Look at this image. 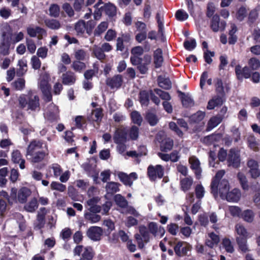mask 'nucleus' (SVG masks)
Listing matches in <instances>:
<instances>
[{"label":"nucleus","instance_id":"f257e3e1","mask_svg":"<svg viewBox=\"0 0 260 260\" xmlns=\"http://www.w3.org/2000/svg\"><path fill=\"white\" fill-rule=\"evenodd\" d=\"M224 174V170L217 172L211 184V193L215 198L219 193L222 199L229 202L237 203L241 197V191L238 188H234L230 191L229 181L226 179L221 180Z\"/></svg>","mask_w":260,"mask_h":260},{"label":"nucleus","instance_id":"f03ea898","mask_svg":"<svg viewBox=\"0 0 260 260\" xmlns=\"http://www.w3.org/2000/svg\"><path fill=\"white\" fill-rule=\"evenodd\" d=\"M19 106L27 110L38 111L40 109L39 98L29 90L27 94H22L18 98Z\"/></svg>","mask_w":260,"mask_h":260},{"label":"nucleus","instance_id":"7ed1b4c3","mask_svg":"<svg viewBox=\"0 0 260 260\" xmlns=\"http://www.w3.org/2000/svg\"><path fill=\"white\" fill-rule=\"evenodd\" d=\"M50 77L49 74L45 73L40 78L39 86L46 100L50 101L52 99L50 92V86L49 84Z\"/></svg>","mask_w":260,"mask_h":260},{"label":"nucleus","instance_id":"20e7f679","mask_svg":"<svg viewBox=\"0 0 260 260\" xmlns=\"http://www.w3.org/2000/svg\"><path fill=\"white\" fill-rule=\"evenodd\" d=\"M139 232L141 235L136 234L135 238L139 247L143 248L144 246V244L147 243L150 241L151 236L149 231H148L146 227L144 225L139 227Z\"/></svg>","mask_w":260,"mask_h":260},{"label":"nucleus","instance_id":"39448f33","mask_svg":"<svg viewBox=\"0 0 260 260\" xmlns=\"http://www.w3.org/2000/svg\"><path fill=\"white\" fill-rule=\"evenodd\" d=\"M164 174V168L160 165H150L147 168V175L151 181L161 178Z\"/></svg>","mask_w":260,"mask_h":260},{"label":"nucleus","instance_id":"423d86ee","mask_svg":"<svg viewBox=\"0 0 260 260\" xmlns=\"http://www.w3.org/2000/svg\"><path fill=\"white\" fill-rule=\"evenodd\" d=\"M58 113L59 111L57 107L53 104H51L45 110L44 117L49 121H56L59 118Z\"/></svg>","mask_w":260,"mask_h":260},{"label":"nucleus","instance_id":"0eeeda50","mask_svg":"<svg viewBox=\"0 0 260 260\" xmlns=\"http://www.w3.org/2000/svg\"><path fill=\"white\" fill-rule=\"evenodd\" d=\"M27 34L31 37H37L38 39L41 40L43 37L46 36V31L39 27L30 25L26 28Z\"/></svg>","mask_w":260,"mask_h":260},{"label":"nucleus","instance_id":"6e6552de","mask_svg":"<svg viewBox=\"0 0 260 260\" xmlns=\"http://www.w3.org/2000/svg\"><path fill=\"white\" fill-rule=\"evenodd\" d=\"M228 162L229 166L237 168L240 166V158L238 151L232 149L228 156Z\"/></svg>","mask_w":260,"mask_h":260},{"label":"nucleus","instance_id":"1a4fd4ad","mask_svg":"<svg viewBox=\"0 0 260 260\" xmlns=\"http://www.w3.org/2000/svg\"><path fill=\"white\" fill-rule=\"evenodd\" d=\"M148 231L154 237L160 238L165 234V230L164 227L158 226L154 222H150L148 225Z\"/></svg>","mask_w":260,"mask_h":260},{"label":"nucleus","instance_id":"9d476101","mask_svg":"<svg viewBox=\"0 0 260 260\" xmlns=\"http://www.w3.org/2000/svg\"><path fill=\"white\" fill-rule=\"evenodd\" d=\"M176 254L180 256L186 255L191 249V246L187 243L183 241L178 242L174 247Z\"/></svg>","mask_w":260,"mask_h":260},{"label":"nucleus","instance_id":"9b49d317","mask_svg":"<svg viewBox=\"0 0 260 260\" xmlns=\"http://www.w3.org/2000/svg\"><path fill=\"white\" fill-rule=\"evenodd\" d=\"M102 234V229L96 226H91L88 229L86 232L87 237L94 241L100 240Z\"/></svg>","mask_w":260,"mask_h":260},{"label":"nucleus","instance_id":"f8f14e48","mask_svg":"<svg viewBox=\"0 0 260 260\" xmlns=\"http://www.w3.org/2000/svg\"><path fill=\"white\" fill-rule=\"evenodd\" d=\"M1 41L11 43L12 40V29L8 24H4L1 29Z\"/></svg>","mask_w":260,"mask_h":260},{"label":"nucleus","instance_id":"ddd939ff","mask_svg":"<svg viewBox=\"0 0 260 260\" xmlns=\"http://www.w3.org/2000/svg\"><path fill=\"white\" fill-rule=\"evenodd\" d=\"M236 240L248 239L249 233L245 227L241 223H237L235 226Z\"/></svg>","mask_w":260,"mask_h":260},{"label":"nucleus","instance_id":"4468645a","mask_svg":"<svg viewBox=\"0 0 260 260\" xmlns=\"http://www.w3.org/2000/svg\"><path fill=\"white\" fill-rule=\"evenodd\" d=\"M189 162L190 165V168L193 170L197 178L200 179L201 176L202 170L200 167L199 160L196 156H192L189 158Z\"/></svg>","mask_w":260,"mask_h":260},{"label":"nucleus","instance_id":"2eb2a0df","mask_svg":"<svg viewBox=\"0 0 260 260\" xmlns=\"http://www.w3.org/2000/svg\"><path fill=\"white\" fill-rule=\"evenodd\" d=\"M247 166L250 169L249 173L252 178H256L260 176L258 164L256 160H249L247 162Z\"/></svg>","mask_w":260,"mask_h":260},{"label":"nucleus","instance_id":"dca6fc26","mask_svg":"<svg viewBox=\"0 0 260 260\" xmlns=\"http://www.w3.org/2000/svg\"><path fill=\"white\" fill-rule=\"evenodd\" d=\"M235 72L237 78L239 80H241L243 78H248L251 76V72L249 68L245 67L241 69L240 66L238 65L236 66Z\"/></svg>","mask_w":260,"mask_h":260},{"label":"nucleus","instance_id":"f3484780","mask_svg":"<svg viewBox=\"0 0 260 260\" xmlns=\"http://www.w3.org/2000/svg\"><path fill=\"white\" fill-rule=\"evenodd\" d=\"M122 82V76L117 75L112 78H109L106 81L107 84L111 88H119Z\"/></svg>","mask_w":260,"mask_h":260},{"label":"nucleus","instance_id":"a211bd4d","mask_svg":"<svg viewBox=\"0 0 260 260\" xmlns=\"http://www.w3.org/2000/svg\"><path fill=\"white\" fill-rule=\"evenodd\" d=\"M75 29L77 35L82 36L86 30V32L90 35L91 30L86 28V23L84 20H80L75 24Z\"/></svg>","mask_w":260,"mask_h":260},{"label":"nucleus","instance_id":"6ab92c4d","mask_svg":"<svg viewBox=\"0 0 260 260\" xmlns=\"http://www.w3.org/2000/svg\"><path fill=\"white\" fill-rule=\"evenodd\" d=\"M219 241V236L215 233L211 232L208 234V237L206 240L205 244L209 247L213 248L218 244Z\"/></svg>","mask_w":260,"mask_h":260},{"label":"nucleus","instance_id":"aec40b11","mask_svg":"<svg viewBox=\"0 0 260 260\" xmlns=\"http://www.w3.org/2000/svg\"><path fill=\"white\" fill-rule=\"evenodd\" d=\"M31 194V191L27 187H22L18 192L17 200L21 203H25L27 198Z\"/></svg>","mask_w":260,"mask_h":260},{"label":"nucleus","instance_id":"412c9836","mask_svg":"<svg viewBox=\"0 0 260 260\" xmlns=\"http://www.w3.org/2000/svg\"><path fill=\"white\" fill-rule=\"evenodd\" d=\"M12 160L14 163L19 164V167L21 169L25 168V160L22 158V156L19 151L14 150L12 153Z\"/></svg>","mask_w":260,"mask_h":260},{"label":"nucleus","instance_id":"4be33fe9","mask_svg":"<svg viewBox=\"0 0 260 260\" xmlns=\"http://www.w3.org/2000/svg\"><path fill=\"white\" fill-rule=\"evenodd\" d=\"M153 58L155 68L160 67L164 61L162 51L161 49L158 48L154 51Z\"/></svg>","mask_w":260,"mask_h":260},{"label":"nucleus","instance_id":"5701e85b","mask_svg":"<svg viewBox=\"0 0 260 260\" xmlns=\"http://www.w3.org/2000/svg\"><path fill=\"white\" fill-rule=\"evenodd\" d=\"M140 148L143 149L142 151H129L123 154V156L125 159L128 157L137 158L144 155L146 154L147 149L145 146H140Z\"/></svg>","mask_w":260,"mask_h":260},{"label":"nucleus","instance_id":"b1692460","mask_svg":"<svg viewBox=\"0 0 260 260\" xmlns=\"http://www.w3.org/2000/svg\"><path fill=\"white\" fill-rule=\"evenodd\" d=\"M43 147V143L40 141H32L28 145L27 150V154H31L32 152L40 151Z\"/></svg>","mask_w":260,"mask_h":260},{"label":"nucleus","instance_id":"393cba45","mask_svg":"<svg viewBox=\"0 0 260 260\" xmlns=\"http://www.w3.org/2000/svg\"><path fill=\"white\" fill-rule=\"evenodd\" d=\"M46 153L43 151H38L37 152H32L31 154H27L30 156L29 158L33 162H39L42 160L45 157Z\"/></svg>","mask_w":260,"mask_h":260},{"label":"nucleus","instance_id":"a878e982","mask_svg":"<svg viewBox=\"0 0 260 260\" xmlns=\"http://www.w3.org/2000/svg\"><path fill=\"white\" fill-rule=\"evenodd\" d=\"M114 142L116 144L123 143L126 141V137L121 128H117L113 136Z\"/></svg>","mask_w":260,"mask_h":260},{"label":"nucleus","instance_id":"bb28decb","mask_svg":"<svg viewBox=\"0 0 260 260\" xmlns=\"http://www.w3.org/2000/svg\"><path fill=\"white\" fill-rule=\"evenodd\" d=\"M120 184L115 182H108L105 186V189L108 194H113L119 191Z\"/></svg>","mask_w":260,"mask_h":260},{"label":"nucleus","instance_id":"cd10ccee","mask_svg":"<svg viewBox=\"0 0 260 260\" xmlns=\"http://www.w3.org/2000/svg\"><path fill=\"white\" fill-rule=\"evenodd\" d=\"M144 59L145 60L144 63H140L138 65V69L141 74H144L146 73L148 71L147 66L149 65L151 61V57L150 55H145L144 56Z\"/></svg>","mask_w":260,"mask_h":260},{"label":"nucleus","instance_id":"c85d7f7f","mask_svg":"<svg viewBox=\"0 0 260 260\" xmlns=\"http://www.w3.org/2000/svg\"><path fill=\"white\" fill-rule=\"evenodd\" d=\"M193 180L191 177L183 178L180 181L181 188L184 191L189 190L192 185Z\"/></svg>","mask_w":260,"mask_h":260},{"label":"nucleus","instance_id":"c756f323","mask_svg":"<svg viewBox=\"0 0 260 260\" xmlns=\"http://www.w3.org/2000/svg\"><path fill=\"white\" fill-rule=\"evenodd\" d=\"M181 99L183 106L189 107L194 105L193 100L189 94L181 93Z\"/></svg>","mask_w":260,"mask_h":260},{"label":"nucleus","instance_id":"7c9ffc66","mask_svg":"<svg viewBox=\"0 0 260 260\" xmlns=\"http://www.w3.org/2000/svg\"><path fill=\"white\" fill-rule=\"evenodd\" d=\"M75 80L74 75L72 72H67L62 75V82L65 85H72Z\"/></svg>","mask_w":260,"mask_h":260},{"label":"nucleus","instance_id":"2f4dec72","mask_svg":"<svg viewBox=\"0 0 260 260\" xmlns=\"http://www.w3.org/2000/svg\"><path fill=\"white\" fill-rule=\"evenodd\" d=\"M84 217L86 220L89 221L91 223H92L98 222L101 219L100 215L91 212H85Z\"/></svg>","mask_w":260,"mask_h":260},{"label":"nucleus","instance_id":"473e14b6","mask_svg":"<svg viewBox=\"0 0 260 260\" xmlns=\"http://www.w3.org/2000/svg\"><path fill=\"white\" fill-rule=\"evenodd\" d=\"M18 66L19 68L17 70V74L19 76L24 75L27 71V61L24 58L18 61Z\"/></svg>","mask_w":260,"mask_h":260},{"label":"nucleus","instance_id":"72a5a7b5","mask_svg":"<svg viewBox=\"0 0 260 260\" xmlns=\"http://www.w3.org/2000/svg\"><path fill=\"white\" fill-rule=\"evenodd\" d=\"M173 141L170 138H166L160 144V148L162 151H168L170 150L173 146Z\"/></svg>","mask_w":260,"mask_h":260},{"label":"nucleus","instance_id":"f704fd0d","mask_svg":"<svg viewBox=\"0 0 260 260\" xmlns=\"http://www.w3.org/2000/svg\"><path fill=\"white\" fill-rule=\"evenodd\" d=\"M241 217L247 222L253 221L254 217V213L251 210H246L241 213Z\"/></svg>","mask_w":260,"mask_h":260},{"label":"nucleus","instance_id":"c9c22d12","mask_svg":"<svg viewBox=\"0 0 260 260\" xmlns=\"http://www.w3.org/2000/svg\"><path fill=\"white\" fill-rule=\"evenodd\" d=\"M46 25L51 29H58L61 27L60 22L56 19H47L45 21Z\"/></svg>","mask_w":260,"mask_h":260},{"label":"nucleus","instance_id":"e433bc0d","mask_svg":"<svg viewBox=\"0 0 260 260\" xmlns=\"http://www.w3.org/2000/svg\"><path fill=\"white\" fill-rule=\"evenodd\" d=\"M222 103V101L221 98L215 96L208 102L207 108L209 110H212L215 107L221 105Z\"/></svg>","mask_w":260,"mask_h":260},{"label":"nucleus","instance_id":"4c0bfd02","mask_svg":"<svg viewBox=\"0 0 260 260\" xmlns=\"http://www.w3.org/2000/svg\"><path fill=\"white\" fill-rule=\"evenodd\" d=\"M114 199L116 205L119 207L124 208L127 206V201L121 194H117L115 195Z\"/></svg>","mask_w":260,"mask_h":260},{"label":"nucleus","instance_id":"58836bf2","mask_svg":"<svg viewBox=\"0 0 260 260\" xmlns=\"http://www.w3.org/2000/svg\"><path fill=\"white\" fill-rule=\"evenodd\" d=\"M222 121V119L220 116H214L209 120L208 123V131H210L216 126H217Z\"/></svg>","mask_w":260,"mask_h":260},{"label":"nucleus","instance_id":"ea45409f","mask_svg":"<svg viewBox=\"0 0 260 260\" xmlns=\"http://www.w3.org/2000/svg\"><path fill=\"white\" fill-rule=\"evenodd\" d=\"M94 255V252L92 248L90 246L84 247L83 252L82 253V258L86 260H90Z\"/></svg>","mask_w":260,"mask_h":260},{"label":"nucleus","instance_id":"a19ab883","mask_svg":"<svg viewBox=\"0 0 260 260\" xmlns=\"http://www.w3.org/2000/svg\"><path fill=\"white\" fill-rule=\"evenodd\" d=\"M237 177L243 189L247 190L249 189V185L245 175L242 173H239Z\"/></svg>","mask_w":260,"mask_h":260},{"label":"nucleus","instance_id":"79ce46f5","mask_svg":"<svg viewBox=\"0 0 260 260\" xmlns=\"http://www.w3.org/2000/svg\"><path fill=\"white\" fill-rule=\"evenodd\" d=\"M118 177L120 180L125 185L131 186L133 184V180L126 173L120 172L118 174Z\"/></svg>","mask_w":260,"mask_h":260},{"label":"nucleus","instance_id":"37998d69","mask_svg":"<svg viewBox=\"0 0 260 260\" xmlns=\"http://www.w3.org/2000/svg\"><path fill=\"white\" fill-rule=\"evenodd\" d=\"M25 81L23 78H19L12 83V86L17 90H22L25 88Z\"/></svg>","mask_w":260,"mask_h":260},{"label":"nucleus","instance_id":"c03bdc74","mask_svg":"<svg viewBox=\"0 0 260 260\" xmlns=\"http://www.w3.org/2000/svg\"><path fill=\"white\" fill-rule=\"evenodd\" d=\"M108 27V23L107 22H102L94 30V35L97 36H100L107 29Z\"/></svg>","mask_w":260,"mask_h":260},{"label":"nucleus","instance_id":"a18cd8bd","mask_svg":"<svg viewBox=\"0 0 260 260\" xmlns=\"http://www.w3.org/2000/svg\"><path fill=\"white\" fill-rule=\"evenodd\" d=\"M49 15L53 17H58L60 14V8L57 4H52L49 9Z\"/></svg>","mask_w":260,"mask_h":260},{"label":"nucleus","instance_id":"49530a36","mask_svg":"<svg viewBox=\"0 0 260 260\" xmlns=\"http://www.w3.org/2000/svg\"><path fill=\"white\" fill-rule=\"evenodd\" d=\"M260 8L257 7L251 10L248 16V23L250 24L253 23L255 22L258 16V11Z\"/></svg>","mask_w":260,"mask_h":260},{"label":"nucleus","instance_id":"de8ad7c7","mask_svg":"<svg viewBox=\"0 0 260 260\" xmlns=\"http://www.w3.org/2000/svg\"><path fill=\"white\" fill-rule=\"evenodd\" d=\"M247 239H237L236 242L240 248V249L243 252H246L249 251L247 245Z\"/></svg>","mask_w":260,"mask_h":260},{"label":"nucleus","instance_id":"09e8293b","mask_svg":"<svg viewBox=\"0 0 260 260\" xmlns=\"http://www.w3.org/2000/svg\"><path fill=\"white\" fill-rule=\"evenodd\" d=\"M139 218H136L132 216H127L124 221L125 226L128 228L137 225L138 224Z\"/></svg>","mask_w":260,"mask_h":260},{"label":"nucleus","instance_id":"8fccbe9b","mask_svg":"<svg viewBox=\"0 0 260 260\" xmlns=\"http://www.w3.org/2000/svg\"><path fill=\"white\" fill-rule=\"evenodd\" d=\"M37 208H38V201L36 198L32 199L25 206V210L30 212H32L35 211Z\"/></svg>","mask_w":260,"mask_h":260},{"label":"nucleus","instance_id":"3c124183","mask_svg":"<svg viewBox=\"0 0 260 260\" xmlns=\"http://www.w3.org/2000/svg\"><path fill=\"white\" fill-rule=\"evenodd\" d=\"M104 10L106 14L109 16H113L116 14V7L112 4L105 5L104 6Z\"/></svg>","mask_w":260,"mask_h":260},{"label":"nucleus","instance_id":"603ef678","mask_svg":"<svg viewBox=\"0 0 260 260\" xmlns=\"http://www.w3.org/2000/svg\"><path fill=\"white\" fill-rule=\"evenodd\" d=\"M10 45L11 43L0 41V53L4 55L9 54Z\"/></svg>","mask_w":260,"mask_h":260},{"label":"nucleus","instance_id":"864d4df0","mask_svg":"<svg viewBox=\"0 0 260 260\" xmlns=\"http://www.w3.org/2000/svg\"><path fill=\"white\" fill-rule=\"evenodd\" d=\"M158 85L159 87L165 89H169L171 87V82L170 80L167 78L159 77Z\"/></svg>","mask_w":260,"mask_h":260},{"label":"nucleus","instance_id":"5fc2aeb1","mask_svg":"<svg viewBox=\"0 0 260 260\" xmlns=\"http://www.w3.org/2000/svg\"><path fill=\"white\" fill-rule=\"evenodd\" d=\"M93 53L95 57L99 60L104 59L106 56L103 50L97 46H94L93 47Z\"/></svg>","mask_w":260,"mask_h":260},{"label":"nucleus","instance_id":"6e6d98bb","mask_svg":"<svg viewBox=\"0 0 260 260\" xmlns=\"http://www.w3.org/2000/svg\"><path fill=\"white\" fill-rule=\"evenodd\" d=\"M131 116L132 120L134 123L139 125H141L142 122V117L138 112L136 111L132 112Z\"/></svg>","mask_w":260,"mask_h":260},{"label":"nucleus","instance_id":"4d7b16f0","mask_svg":"<svg viewBox=\"0 0 260 260\" xmlns=\"http://www.w3.org/2000/svg\"><path fill=\"white\" fill-rule=\"evenodd\" d=\"M219 20L220 18L217 15H215L212 18L211 23V27L215 32H217L219 30Z\"/></svg>","mask_w":260,"mask_h":260},{"label":"nucleus","instance_id":"13d9d810","mask_svg":"<svg viewBox=\"0 0 260 260\" xmlns=\"http://www.w3.org/2000/svg\"><path fill=\"white\" fill-rule=\"evenodd\" d=\"M222 243L226 252L229 253H233L234 251V248L232 245L231 240L229 239H223Z\"/></svg>","mask_w":260,"mask_h":260},{"label":"nucleus","instance_id":"bf43d9fd","mask_svg":"<svg viewBox=\"0 0 260 260\" xmlns=\"http://www.w3.org/2000/svg\"><path fill=\"white\" fill-rule=\"evenodd\" d=\"M248 65L252 70H256L260 67V61L255 57H252L249 60Z\"/></svg>","mask_w":260,"mask_h":260},{"label":"nucleus","instance_id":"052dcab7","mask_svg":"<svg viewBox=\"0 0 260 260\" xmlns=\"http://www.w3.org/2000/svg\"><path fill=\"white\" fill-rule=\"evenodd\" d=\"M140 102L142 105H147L149 102L148 93L146 91H141L139 94Z\"/></svg>","mask_w":260,"mask_h":260},{"label":"nucleus","instance_id":"680f3d73","mask_svg":"<svg viewBox=\"0 0 260 260\" xmlns=\"http://www.w3.org/2000/svg\"><path fill=\"white\" fill-rule=\"evenodd\" d=\"M50 187L52 190H56L60 192H63L66 189V185L55 181L51 183Z\"/></svg>","mask_w":260,"mask_h":260},{"label":"nucleus","instance_id":"e2e57ef3","mask_svg":"<svg viewBox=\"0 0 260 260\" xmlns=\"http://www.w3.org/2000/svg\"><path fill=\"white\" fill-rule=\"evenodd\" d=\"M75 57L78 60H84L89 57L86 52L82 49L77 50L75 53Z\"/></svg>","mask_w":260,"mask_h":260},{"label":"nucleus","instance_id":"0e129e2a","mask_svg":"<svg viewBox=\"0 0 260 260\" xmlns=\"http://www.w3.org/2000/svg\"><path fill=\"white\" fill-rule=\"evenodd\" d=\"M229 211L234 217H240L241 215V209L236 206H231L229 207Z\"/></svg>","mask_w":260,"mask_h":260},{"label":"nucleus","instance_id":"69168bd1","mask_svg":"<svg viewBox=\"0 0 260 260\" xmlns=\"http://www.w3.org/2000/svg\"><path fill=\"white\" fill-rule=\"evenodd\" d=\"M205 189L201 184H198L195 188V193L197 199H201L204 196Z\"/></svg>","mask_w":260,"mask_h":260},{"label":"nucleus","instance_id":"338daca9","mask_svg":"<svg viewBox=\"0 0 260 260\" xmlns=\"http://www.w3.org/2000/svg\"><path fill=\"white\" fill-rule=\"evenodd\" d=\"M175 17L178 20L182 21L188 18V15L185 11L179 10L176 12Z\"/></svg>","mask_w":260,"mask_h":260},{"label":"nucleus","instance_id":"774afa93","mask_svg":"<svg viewBox=\"0 0 260 260\" xmlns=\"http://www.w3.org/2000/svg\"><path fill=\"white\" fill-rule=\"evenodd\" d=\"M146 119L149 123L152 125H155L158 122V118L156 116L152 113H148L146 115Z\"/></svg>","mask_w":260,"mask_h":260}]
</instances>
